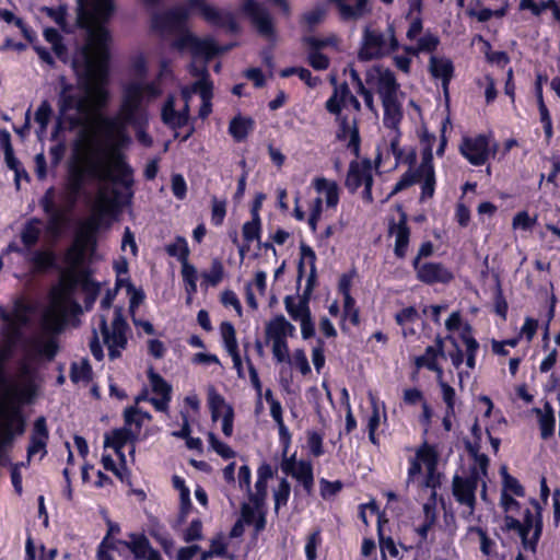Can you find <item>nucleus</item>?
Segmentation results:
<instances>
[{"label":"nucleus","instance_id":"18","mask_svg":"<svg viewBox=\"0 0 560 560\" xmlns=\"http://www.w3.org/2000/svg\"><path fill=\"white\" fill-rule=\"evenodd\" d=\"M100 329L106 345L117 346L120 349H126L128 343L127 331L129 330V325L125 319L120 308H115L112 323V331L109 330L107 320L104 316L101 318Z\"/></svg>","mask_w":560,"mask_h":560},{"label":"nucleus","instance_id":"1","mask_svg":"<svg viewBox=\"0 0 560 560\" xmlns=\"http://www.w3.org/2000/svg\"><path fill=\"white\" fill-rule=\"evenodd\" d=\"M78 26L88 32L85 43L71 58V69L79 86L96 104L108 100L107 84L110 74V40L106 27L115 13V0H77Z\"/></svg>","mask_w":560,"mask_h":560},{"label":"nucleus","instance_id":"39","mask_svg":"<svg viewBox=\"0 0 560 560\" xmlns=\"http://www.w3.org/2000/svg\"><path fill=\"white\" fill-rule=\"evenodd\" d=\"M441 357L432 346H428L422 355L416 357L415 365L417 369L425 368L429 371L435 372L436 377L441 378L443 375V369L438 363V358Z\"/></svg>","mask_w":560,"mask_h":560},{"label":"nucleus","instance_id":"7","mask_svg":"<svg viewBox=\"0 0 560 560\" xmlns=\"http://www.w3.org/2000/svg\"><path fill=\"white\" fill-rule=\"evenodd\" d=\"M91 295L94 301L100 291V284L91 278V270H65L61 272L59 283L50 290V300L54 304H67L72 302L77 288Z\"/></svg>","mask_w":560,"mask_h":560},{"label":"nucleus","instance_id":"46","mask_svg":"<svg viewBox=\"0 0 560 560\" xmlns=\"http://www.w3.org/2000/svg\"><path fill=\"white\" fill-rule=\"evenodd\" d=\"M300 260L298 264V279L301 280L305 273V261L310 265V270L316 268V254L314 249L305 243L300 245Z\"/></svg>","mask_w":560,"mask_h":560},{"label":"nucleus","instance_id":"61","mask_svg":"<svg viewBox=\"0 0 560 560\" xmlns=\"http://www.w3.org/2000/svg\"><path fill=\"white\" fill-rule=\"evenodd\" d=\"M226 215V201L218 200L217 197L212 198L211 206V223L214 226H220L223 224Z\"/></svg>","mask_w":560,"mask_h":560},{"label":"nucleus","instance_id":"63","mask_svg":"<svg viewBox=\"0 0 560 560\" xmlns=\"http://www.w3.org/2000/svg\"><path fill=\"white\" fill-rule=\"evenodd\" d=\"M52 109L48 101H43L35 112V121L39 125L42 131L46 130Z\"/></svg>","mask_w":560,"mask_h":560},{"label":"nucleus","instance_id":"40","mask_svg":"<svg viewBox=\"0 0 560 560\" xmlns=\"http://www.w3.org/2000/svg\"><path fill=\"white\" fill-rule=\"evenodd\" d=\"M439 451L436 445L429 444L424 441L416 452V458L425 465V468L438 467L439 464Z\"/></svg>","mask_w":560,"mask_h":560},{"label":"nucleus","instance_id":"49","mask_svg":"<svg viewBox=\"0 0 560 560\" xmlns=\"http://www.w3.org/2000/svg\"><path fill=\"white\" fill-rule=\"evenodd\" d=\"M306 444L312 456L318 458L325 454L323 433L316 430H307Z\"/></svg>","mask_w":560,"mask_h":560},{"label":"nucleus","instance_id":"50","mask_svg":"<svg viewBox=\"0 0 560 560\" xmlns=\"http://www.w3.org/2000/svg\"><path fill=\"white\" fill-rule=\"evenodd\" d=\"M377 536H378V544H380L382 557L385 558V552L387 551L390 555V557L397 558L399 552L396 547V544L390 536L384 535L381 517H378V521H377Z\"/></svg>","mask_w":560,"mask_h":560},{"label":"nucleus","instance_id":"56","mask_svg":"<svg viewBox=\"0 0 560 560\" xmlns=\"http://www.w3.org/2000/svg\"><path fill=\"white\" fill-rule=\"evenodd\" d=\"M208 442L213 451L223 459L235 457L236 453L228 444L221 442L213 432L208 433Z\"/></svg>","mask_w":560,"mask_h":560},{"label":"nucleus","instance_id":"48","mask_svg":"<svg viewBox=\"0 0 560 560\" xmlns=\"http://www.w3.org/2000/svg\"><path fill=\"white\" fill-rule=\"evenodd\" d=\"M220 334L222 337L223 346L228 353L238 350L236 331L232 323L222 322L220 325Z\"/></svg>","mask_w":560,"mask_h":560},{"label":"nucleus","instance_id":"37","mask_svg":"<svg viewBox=\"0 0 560 560\" xmlns=\"http://www.w3.org/2000/svg\"><path fill=\"white\" fill-rule=\"evenodd\" d=\"M313 187L319 194L324 192L326 197V206L336 208L339 203V187L335 180L325 177H316L313 180Z\"/></svg>","mask_w":560,"mask_h":560},{"label":"nucleus","instance_id":"24","mask_svg":"<svg viewBox=\"0 0 560 560\" xmlns=\"http://www.w3.org/2000/svg\"><path fill=\"white\" fill-rule=\"evenodd\" d=\"M369 178H373L371 161L365 159L359 163L354 160L349 164L345 185L350 192H355Z\"/></svg>","mask_w":560,"mask_h":560},{"label":"nucleus","instance_id":"36","mask_svg":"<svg viewBox=\"0 0 560 560\" xmlns=\"http://www.w3.org/2000/svg\"><path fill=\"white\" fill-rule=\"evenodd\" d=\"M254 126L255 121L252 117L237 115L229 124V133L235 142L240 143L246 140Z\"/></svg>","mask_w":560,"mask_h":560},{"label":"nucleus","instance_id":"19","mask_svg":"<svg viewBox=\"0 0 560 560\" xmlns=\"http://www.w3.org/2000/svg\"><path fill=\"white\" fill-rule=\"evenodd\" d=\"M129 540H118L126 547L136 560H163L161 553L154 549L143 533H129Z\"/></svg>","mask_w":560,"mask_h":560},{"label":"nucleus","instance_id":"16","mask_svg":"<svg viewBox=\"0 0 560 560\" xmlns=\"http://www.w3.org/2000/svg\"><path fill=\"white\" fill-rule=\"evenodd\" d=\"M387 56L385 35L377 30L365 26L363 30L362 42L358 51V58L361 61H371Z\"/></svg>","mask_w":560,"mask_h":560},{"label":"nucleus","instance_id":"23","mask_svg":"<svg viewBox=\"0 0 560 560\" xmlns=\"http://www.w3.org/2000/svg\"><path fill=\"white\" fill-rule=\"evenodd\" d=\"M388 233L395 235L394 254L398 259H404L407 255L410 243V228L407 223V214L401 213L399 221H392L388 226Z\"/></svg>","mask_w":560,"mask_h":560},{"label":"nucleus","instance_id":"5","mask_svg":"<svg viewBox=\"0 0 560 560\" xmlns=\"http://www.w3.org/2000/svg\"><path fill=\"white\" fill-rule=\"evenodd\" d=\"M35 396L33 385H11L10 390L3 394L0 401V429L23 434L26 419L23 406L31 404Z\"/></svg>","mask_w":560,"mask_h":560},{"label":"nucleus","instance_id":"42","mask_svg":"<svg viewBox=\"0 0 560 560\" xmlns=\"http://www.w3.org/2000/svg\"><path fill=\"white\" fill-rule=\"evenodd\" d=\"M501 476H502V493L501 494H511L523 498L525 497V489L521 485L517 478L513 477L508 472V469L505 466L501 467L500 469Z\"/></svg>","mask_w":560,"mask_h":560},{"label":"nucleus","instance_id":"34","mask_svg":"<svg viewBox=\"0 0 560 560\" xmlns=\"http://www.w3.org/2000/svg\"><path fill=\"white\" fill-rule=\"evenodd\" d=\"M42 219L33 217L28 219L21 230L20 238L26 250H31L39 241L42 235Z\"/></svg>","mask_w":560,"mask_h":560},{"label":"nucleus","instance_id":"28","mask_svg":"<svg viewBox=\"0 0 560 560\" xmlns=\"http://www.w3.org/2000/svg\"><path fill=\"white\" fill-rule=\"evenodd\" d=\"M304 43L310 46L308 63L318 71L326 70L329 67V58L319 50L330 44L328 38H317L314 36L304 37Z\"/></svg>","mask_w":560,"mask_h":560},{"label":"nucleus","instance_id":"22","mask_svg":"<svg viewBox=\"0 0 560 560\" xmlns=\"http://www.w3.org/2000/svg\"><path fill=\"white\" fill-rule=\"evenodd\" d=\"M49 441V431L47 428L46 418L38 417L33 424V429L30 436V444L27 446V463L37 453L42 452V457L47 454V444Z\"/></svg>","mask_w":560,"mask_h":560},{"label":"nucleus","instance_id":"35","mask_svg":"<svg viewBox=\"0 0 560 560\" xmlns=\"http://www.w3.org/2000/svg\"><path fill=\"white\" fill-rule=\"evenodd\" d=\"M533 411L538 417L540 435L544 440L551 438L555 433L556 418L555 410L549 401L544 405V411L540 408H534Z\"/></svg>","mask_w":560,"mask_h":560},{"label":"nucleus","instance_id":"54","mask_svg":"<svg viewBox=\"0 0 560 560\" xmlns=\"http://www.w3.org/2000/svg\"><path fill=\"white\" fill-rule=\"evenodd\" d=\"M242 231L245 242L252 243L255 240L259 241L261 235V219L252 218L250 221L243 224Z\"/></svg>","mask_w":560,"mask_h":560},{"label":"nucleus","instance_id":"3","mask_svg":"<svg viewBox=\"0 0 560 560\" xmlns=\"http://www.w3.org/2000/svg\"><path fill=\"white\" fill-rule=\"evenodd\" d=\"M529 504L533 506L535 515L530 509H523L522 504L511 494H501V506L506 513L504 516L505 529L516 532L523 547L535 552L542 534V508L535 498L529 499Z\"/></svg>","mask_w":560,"mask_h":560},{"label":"nucleus","instance_id":"30","mask_svg":"<svg viewBox=\"0 0 560 560\" xmlns=\"http://www.w3.org/2000/svg\"><path fill=\"white\" fill-rule=\"evenodd\" d=\"M334 85L332 94L325 103V108L329 114H340L347 107V100L352 95V92L347 82L338 84L336 78L331 79Z\"/></svg>","mask_w":560,"mask_h":560},{"label":"nucleus","instance_id":"14","mask_svg":"<svg viewBox=\"0 0 560 560\" xmlns=\"http://www.w3.org/2000/svg\"><path fill=\"white\" fill-rule=\"evenodd\" d=\"M421 184V195L420 199L427 200L431 199L434 196L436 177L435 172H420L413 173V170L408 168L399 178V180L393 187L389 197L397 195L398 192L409 188L410 186L420 183Z\"/></svg>","mask_w":560,"mask_h":560},{"label":"nucleus","instance_id":"17","mask_svg":"<svg viewBox=\"0 0 560 560\" xmlns=\"http://www.w3.org/2000/svg\"><path fill=\"white\" fill-rule=\"evenodd\" d=\"M377 80V93L382 100L389 101L397 97L399 84L394 72L390 69H383L381 66H374L365 73V82L371 85Z\"/></svg>","mask_w":560,"mask_h":560},{"label":"nucleus","instance_id":"15","mask_svg":"<svg viewBox=\"0 0 560 560\" xmlns=\"http://www.w3.org/2000/svg\"><path fill=\"white\" fill-rule=\"evenodd\" d=\"M207 401L212 421L217 422L222 417V432L230 438L233 434V407L225 402L224 397L213 386L208 388Z\"/></svg>","mask_w":560,"mask_h":560},{"label":"nucleus","instance_id":"53","mask_svg":"<svg viewBox=\"0 0 560 560\" xmlns=\"http://www.w3.org/2000/svg\"><path fill=\"white\" fill-rule=\"evenodd\" d=\"M266 337L271 341L285 339L282 314L275 316L271 320H269V323H267Z\"/></svg>","mask_w":560,"mask_h":560},{"label":"nucleus","instance_id":"47","mask_svg":"<svg viewBox=\"0 0 560 560\" xmlns=\"http://www.w3.org/2000/svg\"><path fill=\"white\" fill-rule=\"evenodd\" d=\"M423 511H424L425 520L420 526H418L416 528V532L420 537V542H419L420 546L427 540L428 533L432 528V526L434 525V523L436 521L435 508L433 505L425 503L423 505Z\"/></svg>","mask_w":560,"mask_h":560},{"label":"nucleus","instance_id":"59","mask_svg":"<svg viewBox=\"0 0 560 560\" xmlns=\"http://www.w3.org/2000/svg\"><path fill=\"white\" fill-rule=\"evenodd\" d=\"M275 422L278 427L279 443L281 446L282 455H287L292 443V435L283 421V417L275 419Z\"/></svg>","mask_w":560,"mask_h":560},{"label":"nucleus","instance_id":"10","mask_svg":"<svg viewBox=\"0 0 560 560\" xmlns=\"http://www.w3.org/2000/svg\"><path fill=\"white\" fill-rule=\"evenodd\" d=\"M240 10L249 20L258 35L271 43L277 40L275 20L264 3L257 0H242Z\"/></svg>","mask_w":560,"mask_h":560},{"label":"nucleus","instance_id":"33","mask_svg":"<svg viewBox=\"0 0 560 560\" xmlns=\"http://www.w3.org/2000/svg\"><path fill=\"white\" fill-rule=\"evenodd\" d=\"M384 115L383 124L386 128L394 131L399 130V125L404 117L402 106L398 98L382 102Z\"/></svg>","mask_w":560,"mask_h":560},{"label":"nucleus","instance_id":"62","mask_svg":"<svg viewBox=\"0 0 560 560\" xmlns=\"http://www.w3.org/2000/svg\"><path fill=\"white\" fill-rule=\"evenodd\" d=\"M58 342L56 339L50 338L47 341L38 342L35 347L36 352L44 357L47 361H52L58 353Z\"/></svg>","mask_w":560,"mask_h":560},{"label":"nucleus","instance_id":"32","mask_svg":"<svg viewBox=\"0 0 560 560\" xmlns=\"http://www.w3.org/2000/svg\"><path fill=\"white\" fill-rule=\"evenodd\" d=\"M88 175H92L85 167L71 164L68 170L67 190L73 197H78L84 188Z\"/></svg>","mask_w":560,"mask_h":560},{"label":"nucleus","instance_id":"27","mask_svg":"<svg viewBox=\"0 0 560 560\" xmlns=\"http://www.w3.org/2000/svg\"><path fill=\"white\" fill-rule=\"evenodd\" d=\"M429 71L434 79H441L445 96H448V85L454 75V65L451 59L431 56Z\"/></svg>","mask_w":560,"mask_h":560},{"label":"nucleus","instance_id":"43","mask_svg":"<svg viewBox=\"0 0 560 560\" xmlns=\"http://www.w3.org/2000/svg\"><path fill=\"white\" fill-rule=\"evenodd\" d=\"M93 377L92 366L88 359H83L81 364L73 362L70 366V380L77 384L81 381L91 382Z\"/></svg>","mask_w":560,"mask_h":560},{"label":"nucleus","instance_id":"52","mask_svg":"<svg viewBox=\"0 0 560 560\" xmlns=\"http://www.w3.org/2000/svg\"><path fill=\"white\" fill-rule=\"evenodd\" d=\"M203 281L211 287L218 285L223 277H224V267L219 258H214L211 262L210 270L208 272H203L202 275Z\"/></svg>","mask_w":560,"mask_h":560},{"label":"nucleus","instance_id":"11","mask_svg":"<svg viewBox=\"0 0 560 560\" xmlns=\"http://www.w3.org/2000/svg\"><path fill=\"white\" fill-rule=\"evenodd\" d=\"M491 133H478L476 136H464L459 143L458 150L474 166H482L490 159V140Z\"/></svg>","mask_w":560,"mask_h":560},{"label":"nucleus","instance_id":"6","mask_svg":"<svg viewBox=\"0 0 560 560\" xmlns=\"http://www.w3.org/2000/svg\"><path fill=\"white\" fill-rule=\"evenodd\" d=\"M112 158V168L115 172L114 175L107 174L106 178L112 180L114 184L119 185L124 188V191L113 189V198L108 199L109 210L117 213L122 207L131 203L133 198V168L127 162L126 155L121 152V148L112 145L109 150Z\"/></svg>","mask_w":560,"mask_h":560},{"label":"nucleus","instance_id":"31","mask_svg":"<svg viewBox=\"0 0 560 560\" xmlns=\"http://www.w3.org/2000/svg\"><path fill=\"white\" fill-rule=\"evenodd\" d=\"M72 90L73 85L71 83L65 82L61 86L58 105L62 115L73 109L82 113L85 108L86 98L79 94H72Z\"/></svg>","mask_w":560,"mask_h":560},{"label":"nucleus","instance_id":"44","mask_svg":"<svg viewBox=\"0 0 560 560\" xmlns=\"http://www.w3.org/2000/svg\"><path fill=\"white\" fill-rule=\"evenodd\" d=\"M357 276V270L353 268L348 272H343L338 281V293L346 300V306H351L353 296L351 295V288L353 279Z\"/></svg>","mask_w":560,"mask_h":560},{"label":"nucleus","instance_id":"21","mask_svg":"<svg viewBox=\"0 0 560 560\" xmlns=\"http://www.w3.org/2000/svg\"><path fill=\"white\" fill-rule=\"evenodd\" d=\"M148 378L150 381L152 392L159 396L150 397L149 402L156 411H167L172 400V386L152 368L148 371Z\"/></svg>","mask_w":560,"mask_h":560},{"label":"nucleus","instance_id":"29","mask_svg":"<svg viewBox=\"0 0 560 560\" xmlns=\"http://www.w3.org/2000/svg\"><path fill=\"white\" fill-rule=\"evenodd\" d=\"M27 261L35 273H46L49 270L59 269L57 255L51 249H36L27 258Z\"/></svg>","mask_w":560,"mask_h":560},{"label":"nucleus","instance_id":"60","mask_svg":"<svg viewBox=\"0 0 560 560\" xmlns=\"http://www.w3.org/2000/svg\"><path fill=\"white\" fill-rule=\"evenodd\" d=\"M291 493V486L285 478H282L275 491V509L278 511L280 506L287 505Z\"/></svg>","mask_w":560,"mask_h":560},{"label":"nucleus","instance_id":"55","mask_svg":"<svg viewBox=\"0 0 560 560\" xmlns=\"http://www.w3.org/2000/svg\"><path fill=\"white\" fill-rule=\"evenodd\" d=\"M10 358V352L5 348H0V389H3V394H7L11 385H18L13 383L5 372V363Z\"/></svg>","mask_w":560,"mask_h":560},{"label":"nucleus","instance_id":"2","mask_svg":"<svg viewBox=\"0 0 560 560\" xmlns=\"http://www.w3.org/2000/svg\"><path fill=\"white\" fill-rule=\"evenodd\" d=\"M198 13L208 24L237 33L240 25L232 12L222 11L206 0H186L184 5L175 7L151 18V28L155 32L180 30L186 26L190 14Z\"/></svg>","mask_w":560,"mask_h":560},{"label":"nucleus","instance_id":"64","mask_svg":"<svg viewBox=\"0 0 560 560\" xmlns=\"http://www.w3.org/2000/svg\"><path fill=\"white\" fill-rule=\"evenodd\" d=\"M319 485L320 495L324 500L337 495L343 488V483L340 480L329 481L327 479L322 478Z\"/></svg>","mask_w":560,"mask_h":560},{"label":"nucleus","instance_id":"26","mask_svg":"<svg viewBox=\"0 0 560 560\" xmlns=\"http://www.w3.org/2000/svg\"><path fill=\"white\" fill-rule=\"evenodd\" d=\"M342 21H357L370 12L369 0H330Z\"/></svg>","mask_w":560,"mask_h":560},{"label":"nucleus","instance_id":"58","mask_svg":"<svg viewBox=\"0 0 560 560\" xmlns=\"http://www.w3.org/2000/svg\"><path fill=\"white\" fill-rule=\"evenodd\" d=\"M137 413H139V408L137 406L126 407L124 410V427L131 429V427L133 425V432H136L138 436L143 423L139 416H137Z\"/></svg>","mask_w":560,"mask_h":560},{"label":"nucleus","instance_id":"57","mask_svg":"<svg viewBox=\"0 0 560 560\" xmlns=\"http://www.w3.org/2000/svg\"><path fill=\"white\" fill-rule=\"evenodd\" d=\"M438 382L442 392L443 401L446 405V412L447 415H454L456 399L455 389L448 383L444 382L442 377L438 378Z\"/></svg>","mask_w":560,"mask_h":560},{"label":"nucleus","instance_id":"38","mask_svg":"<svg viewBox=\"0 0 560 560\" xmlns=\"http://www.w3.org/2000/svg\"><path fill=\"white\" fill-rule=\"evenodd\" d=\"M308 303L310 299L307 296H299L298 303L296 298L293 295H287L284 298L285 310L289 316L295 322H299L300 319L311 314Z\"/></svg>","mask_w":560,"mask_h":560},{"label":"nucleus","instance_id":"51","mask_svg":"<svg viewBox=\"0 0 560 560\" xmlns=\"http://www.w3.org/2000/svg\"><path fill=\"white\" fill-rule=\"evenodd\" d=\"M322 530L320 528H315L306 537V542L304 547L306 560H316L317 559V548L322 545Z\"/></svg>","mask_w":560,"mask_h":560},{"label":"nucleus","instance_id":"41","mask_svg":"<svg viewBox=\"0 0 560 560\" xmlns=\"http://www.w3.org/2000/svg\"><path fill=\"white\" fill-rule=\"evenodd\" d=\"M165 252L168 256L177 258L182 264L189 259L190 249L187 240L184 236L177 235L175 242L165 246Z\"/></svg>","mask_w":560,"mask_h":560},{"label":"nucleus","instance_id":"8","mask_svg":"<svg viewBox=\"0 0 560 560\" xmlns=\"http://www.w3.org/2000/svg\"><path fill=\"white\" fill-rule=\"evenodd\" d=\"M101 226V214L89 219L77 235L73 244L67 248L63 260L69 266L67 270H82L85 267V252L94 250L97 245L96 234Z\"/></svg>","mask_w":560,"mask_h":560},{"label":"nucleus","instance_id":"4","mask_svg":"<svg viewBox=\"0 0 560 560\" xmlns=\"http://www.w3.org/2000/svg\"><path fill=\"white\" fill-rule=\"evenodd\" d=\"M143 100L142 83L133 82L124 90L119 113L115 117H104L101 121L102 130L107 139L113 141L112 145L124 148L131 142L127 127L138 126L139 112Z\"/></svg>","mask_w":560,"mask_h":560},{"label":"nucleus","instance_id":"12","mask_svg":"<svg viewBox=\"0 0 560 560\" xmlns=\"http://www.w3.org/2000/svg\"><path fill=\"white\" fill-rule=\"evenodd\" d=\"M479 476L475 469H469L466 477L455 475L452 481V492L457 503L468 508V513L463 516L468 518L474 514L477 499L476 491L479 483Z\"/></svg>","mask_w":560,"mask_h":560},{"label":"nucleus","instance_id":"9","mask_svg":"<svg viewBox=\"0 0 560 560\" xmlns=\"http://www.w3.org/2000/svg\"><path fill=\"white\" fill-rule=\"evenodd\" d=\"M178 50L188 49L194 59L201 58L205 62L215 56L226 52L231 46H220L213 38H199L188 30H185L173 43Z\"/></svg>","mask_w":560,"mask_h":560},{"label":"nucleus","instance_id":"20","mask_svg":"<svg viewBox=\"0 0 560 560\" xmlns=\"http://www.w3.org/2000/svg\"><path fill=\"white\" fill-rule=\"evenodd\" d=\"M413 269L417 272V279L428 285L436 283L447 284L454 279L453 272L442 262H423L418 265V268Z\"/></svg>","mask_w":560,"mask_h":560},{"label":"nucleus","instance_id":"45","mask_svg":"<svg viewBox=\"0 0 560 560\" xmlns=\"http://www.w3.org/2000/svg\"><path fill=\"white\" fill-rule=\"evenodd\" d=\"M424 138L428 140V144L422 149L421 163L413 170V173L420 172H435L433 163V152L431 141L435 140L434 135H425Z\"/></svg>","mask_w":560,"mask_h":560},{"label":"nucleus","instance_id":"25","mask_svg":"<svg viewBox=\"0 0 560 560\" xmlns=\"http://www.w3.org/2000/svg\"><path fill=\"white\" fill-rule=\"evenodd\" d=\"M138 441L137 433L132 429L122 427L112 430L104 435V446L115 451L121 462L125 463V454L122 452L127 443Z\"/></svg>","mask_w":560,"mask_h":560},{"label":"nucleus","instance_id":"13","mask_svg":"<svg viewBox=\"0 0 560 560\" xmlns=\"http://www.w3.org/2000/svg\"><path fill=\"white\" fill-rule=\"evenodd\" d=\"M280 468L283 474L294 478L307 494L314 489V470L313 464L307 459H296V453L291 456L282 455Z\"/></svg>","mask_w":560,"mask_h":560}]
</instances>
